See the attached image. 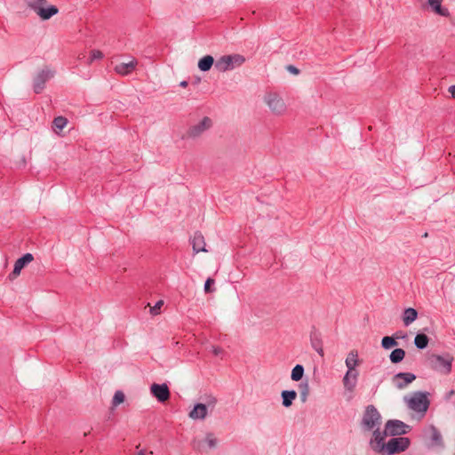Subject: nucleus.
I'll use <instances>...</instances> for the list:
<instances>
[{
    "label": "nucleus",
    "mask_w": 455,
    "mask_h": 455,
    "mask_svg": "<svg viewBox=\"0 0 455 455\" xmlns=\"http://www.w3.org/2000/svg\"><path fill=\"white\" fill-rule=\"evenodd\" d=\"M448 91L451 94V97L455 99V85L450 86Z\"/></svg>",
    "instance_id": "79ce46f5"
},
{
    "label": "nucleus",
    "mask_w": 455,
    "mask_h": 455,
    "mask_svg": "<svg viewBox=\"0 0 455 455\" xmlns=\"http://www.w3.org/2000/svg\"><path fill=\"white\" fill-rule=\"evenodd\" d=\"M245 58L241 54L223 55L215 61L214 68L219 72H226L241 67Z\"/></svg>",
    "instance_id": "20e7f679"
},
{
    "label": "nucleus",
    "mask_w": 455,
    "mask_h": 455,
    "mask_svg": "<svg viewBox=\"0 0 455 455\" xmlns=\"http://www.w3.org/2000/svg\"><path fill=\"white\" fill-rule=\"evenodd\" d=\"M397 345H398L397 341L395 340V338H393L392 336H385L381 339V347L384 349L387 350V349H390Z\"/></svg>",
    "instance_id": "c85d7f7f"
},
{
    "label": "nucleus",
    "mask_w": 455,
    "mask_h": 455,
    "mask_svg": "<svg viewBox=\"0 0 455 455\" xmlns=\"http://www.w3.org/2000/svg\"><path fill=\"white\" fill-rule=\"evenodd\" d=\"M204 403H197L189 411L188 417L194 420H204L208 415V408L213 410L217 404V398L212 395L204 398Z\"/></svg>",
    "instance_id": "39448f33"
},
{
    "label": "nucleus",
    "mask_w": 455,
    "mask_h": 455,
    "mask_svg": "<svg viewBox=\"0 0 455 455\" xmlns=\"http://www.w3.org/2000/svg\"><path fill=\"white\" fill-rule=\"evenodd\" d=\"M442 1L443 0H428V4L435 13L443 17H449L450 12L447 8L442 6Z\"/></svg>",
    "instance_id": "4be33fe9"
},
{
    "label": "nucleus",
    "mask_w": 455,
    "mask_h": 455,
    "mask_svg": "<svg viewBox=\"0 0 455 455\" xmlns=\"http://www.w3.org/2000/svg\"><path fill=\"white\" fill-rule=\"evenodd\" d=\"M137 455H146L145 451H140Z\"/></svg>",
    "instance_id": "a18cd8bd"
},
{
    "label": "nucleus",
    "mask_w": 455,
    "mask_h": 455,
    "mask_svg": "<svg viewBox=\"0 0 455 455\" xmlns=\"http://www.w3.org/2000/svg\"><path fill=\"white\" fill-rule=\"evenodd\" d=\"M415 379L416 375L413 373L398 372L394 375L392 382L398 389H403Z\"/></svg>",
    "instance_id": "ddd939ff"
},
{
    "label": "nucleus",
    "mask_w": 455,
    "mask_h": 455,
    "mask_svg": "<svg viewBox=\"0 0 455 455\" xmlns=\"http://www.w3.org/2000/svg\"><path fill=\"white\" fill-rule=\"evenodd\" d=\"M453 395H454V390H451V391L447 394L446 398H447V399H450Z\"/></svg>",
    "instance_id": "37998d69"
},
{
    "label": "nucleus",
    "mask_w": 455,
    "mask_h": 455,
    "mask_svg": "<svg viewBox=\"0 0 455 455\" xmlns=\"http://www.w3.org/2000/svg\"><path fill=\"white\" fill-rule=\"evenodd\" d=\"M281 397L283 406L289 408L297 398V392L295 390H283L281 393Z\"/></svg>",
    "instance_id": "412c9836"
},
{
    "label": "nucleus",
    "mask_w": 455,
    "mask_h": 455,
    "mask_svg": "<svg viewBox=\"0 0 455 455\" xmlns=\"http://www.w3.org/2000/svg\"><path fill=\"white\" fill-rule=\"evenodd\" d=\"M299 387H305V391L300 392L301 400H302V402H305L307 400V397L308 395V383L307 382L300 383Z\"/></svg>",
    "instance_id": "f704fd0d"
},
{
    "label": "nucleus",
    "mask_w": 455,
    "mask_h": 455,
    "mask_svg": "<svg viewBox=\"0 0 455 455\" xmlns=\"http://www.w3.org/2000/svg\"><path fill=\"white\" fill-rule=\"evenodd\" d=\"M429 338L424 333H418L414 338V345L419 349H424L428 346Z\"/></svg>",
    "instance_id": "a878e982"
},
{
    "label": "nucleus",
    "mask_w": 455,
    "mask_h": 455,
    "mask_svg": "<svg viewBox=\"0 0 455 455\" xmlns=\"http://www.w3.org/2000/svg\"><path fill=\"white\" fill-rule=\"evenodd\" d=\"M59 12V9L55 5H48V6H41L38 9L36 14L43 20H47L51 19L52 16L56 15Z\"/></svg>",
    "instance_id": "f3484780"
},
{
    "label": "nucleus",
    "mask_w": 455,
    "mask_h": 455,
    "mask_svg": "<svg viewBox=\"0 0 455 455\" xmlns=\"http://www.w3.org/2000/svg\"><path fill=\"white\" fill-rule=\"evenodd\" d=\"M180 85L181 87H186L188 85V82L187 81H182V82H180Z\"/></svg>",
    "instance_id": "c03bdc74"
},
{
    "label": "nucleus",
    "mask_w": 455,
    "mask_h": 455,
    "mask_svg": "<svg viewBox=\"0 0 455 455\" xmlns=\"http://www.w3.org/2000/svg\"><path fill=\"white\" fill-rule=\"evenodd\" d=\"M381 419V415L377 408L374 405L370 404L365 407L363 411L361 420V427L363 431H371L379 427Z\"/></svg>",
    "instance_id": "7ed1b4c3"
},
{
    "label": "nucleus",
    "mask_w": 455,
    "mask_h": 455,
    "mask_svg": "<svg viewBox=\"0 0 455 455\" xmlns=\"http://www.w3.org/2000/svg\"><path fill=\"white\" fill-rule=\"evenodd\" d=\"M358 354L355 350H351L345 361V364L347 368V371H355V367L358 365Z\"/></svg>",
    "instance_id": "aec40b11"
},
{
    "label": "nucleus",
    "mask_w": 455,
    "mask_h": 455,
    "mask_svg": "<svg viewBox=\"0 0 455 455\" xmlns=\"http://www.w3.org/2000/svg\"><path fill=\"white\" fill-rule=\"evenodd\" d=\"M137 65V61L132 60L127 63H120L116 65L115 70L116 73L125 76L132 73Z\"/></svg>",
    "instance_id": "6ab92c4d"
},
{
    "label": "nucleus",
    "mask_w": 455,
    "mask_h": 455,
    "mask_svg": "<svg viewBox=\"0 0 455 455\" xmlns=\"http://www.w3.org/2000/svg\"><path fill=\"white\" fill-rule=\"evenodd\" d=\"M212 352L214 355L219 356L223 354V349L220 347H212Z\"/></svg>",
    "instance_id": "58836bf2"
},
{
    "label": "nucleus",
    "mask_w": 455,
    "mask_h": 455,
    "mask_svg": "<svg viewBox=\"0 0 455 455\" xmlns=\"http://www.w3.org/2000/svg\"><path fill=\"white\" fill-rule=\"evenodd\" d=\"M191 243L195 253H198L200 251H207L205 248L204 237L200 232L195 233L191 239Z\"/></svg>",
    "instance_id": "dca6fc26"
},
{
    "label": "nucleus",
    "mask_w": 455,
    "mask_h": 455,
    "mask_svg": "<svg viewBox=\"0 0 455 455\" xmlns=\"http://www.w3.org/2000/svg\"><path fill=\"white\" fill-rule=\"evenodd\" d=\"M310 343L312 347L321 355L323 356V342L321 335L316 331H312L310 333Z\"/></svg>",
    "instance_id": "a211bd4d"
},
{
    "label": "nucleus",
    "mask_w": 455,
    "mask_h": 455,
    "mask_svg": "<svg viewBox=\"0 0 455 455\" xmlns=\"http://www.w3.org/2000/svg\"><path fill=\"white\" fill-rule=\"evenodd\" d=\"M418 317V312L416 309L412 307H408L404 309L403 315V322L405 326H409Z\"/></svg>",
    "instance_id": "b1692460"
},
{
    "label": "nucleus",
    "mask_w": 455,
    "mask_h": 455,
    "mask_svg": "<svg viewBox=\"0 0 455 455\" xmlns=\"http://www.w3.org/2000/svg\"><path fill=\"white\" fill-rule=\"evenodd\" d=\"M358 371H347L343 378V385L346 390L353 391L356 386Z\"/></svg>",
    "instance_id": "2eb2a0df"
},
{
    "label": "nucleus",
    "mask_w": 455,
    "mask_h": 455,
    "mask_svg": "<svg viewBox=\"0 0 455 455\" xmlns=\"http://www.w3.org/2000/svg\"><path fill=\"white\" fill-rule=\"evenodd\" d=\"M386 434L390 436H400L409 433L411 429V426L405 424L399 419H389L385 424Z\"/></svg>",
    "instance_id": "6e6552de"
},
{
    "label": "nucleus",
    "mask_w": 455,
    "mask_h": 455,
    "mask_svg": "<svg viewBox=\"0 0 455 455\" xmlns=\"http://www.w3.org/2000/svg\"><path fill=\"white\" fill-rule=\"evenodd\" d=\"M265 102L274 115L281 116L286 111L287 107L283 99L276 92H268L265 96Z\"/></svg>",
    "instance_id": "0eeeda50"
},
{
    "label": "nucleus",
    "mask_w": 455,
    "mask_h": 455,
    "mask_svg": "<svg viewBox=\"0 0 455 455\" xmlns=\"http://www.w3.org/2000/svg\"><path fill=\"white\" fill-rule=\"evenodd\" d=\"M54 74L55 71L50 69L49 68H44L40 70L34 77L33 81V90L35 93H41L45 87L46 82L52 78Z\"/></svg>",
    "instance_id": "1a4fd4ad"
},
{
    "label": "nucleus",
    "mask_w": 455,
    "mask_h": 455,
    "mask_svg": "<svg viewBox=\"0 0 455 455\" xmlns=\"http://www.w3.org/2000/svg\"><path fill=\"white\" fill-rule=\"evenodd\" d=\"M428 395L427 392L416 391L410 396H404L403 399L410 410L419 413L423 417L430 405Z\"/></svg>",
    "instance_id": "f257e3e1"
},
{
    "label": "nucleus",
    "mask_w": 455,
    "mask_h": 455,
    "mask_svg": "<svg viewBox=\"0 0 455 455\" xmlns=\"http://www.w3.org/2000/svg\"><path fill=\"white\" fill-rule=\"evenodd\" d=\"M392 337L395 338V340H396L399 339H404L407 337V335L405 333H403V331H396L394 333V335Z\"/></svg>",
    "instance_id": "a19ab883"
},
{
    "label": "nucleus",
    "mask_w": 455,
    "mask_h": 455,
    "mask_svg": "<svg viewBox=\"0 0 455 455\" xmlns=\"http://www.w3.org/2000/svg\"><path fill=\"white\" fill-rule=\"evenodd\" d=\"M411 441L408 437L399 436L391 438L384 447V453L395 455L406 451L410 446Z\"/></svg>",
    "instance_id": "423d86ee"
},
{
    "label": "nucleus",
    "mask_w": 455,
    "mask_h": 455,
    "mask_svg": "<svg viewBox=\"0 0 455 455\" xmlns=\"http://www.w3.org/2000/svg\"><path fill=\"white\" fill-rule=\"evenodd\" d=\"M214 283V280L211 277L207 278V280L204 283V291L205 292H212V290L211 289V285Z\"/></svg>",
    "instance_id": "4c0bfd02"
},
{
    "label": "nucleus",
    "mask_w": 455,
    "mask_h": 455,
    "mask_svg": "<svg viewBox=\"0 0 455 455\" xmlns=\"http://www.w3.org/2000/svg\"><path fill=\"white\" fill-rule=\"evenodd\" d=\"M103 58V53L99 51V50H93L92 52H91V56H90V62L95 60H100Z\"/></svg>",
    "instance_id": "c9c22d12"
},
{
    "label": "nucleus",
    "mask_w": 455,
    "mask_h": 455,
    "mask_svg": "<svg viewBox=\"0 0 455 455\" xmlns=\"http://www.w3.org/2000/svg\"><path fill=\"white\" fill-rule=\"evenodd\" d=\"M299 389H300V392L305 391V387H299Z\"/></svg>",
    "instance_id": "49530a36"
},
{
    "label": "nucleus",
    "mask_w": 455,
    "mask_h": 455,
    "mask_svg": "<svg viewBox=\"0 0 455 455\" xmlns=\"http://www.w3.org/2000/svg\"><path fill=\"white\" fill-rule=\"evenodd\" d=\"M287 70L293 74V75H299V69L298 68H296L295 66H292V65H288L287 66Z\"/></svg>",
    "instance_id": "ea45409f"
},
{
    "label": "nucleus",
    "mask_w": 455,
    "mask_h": 455,
    "mask_svg": "<svg viewBox=\"0 0 455 455\" xmlns=\"http://www.w3.org/2000/svg\"><path fill=\"white\" fill-rule=\"evenodd\" d=\"M215 65L214 58L212 55H205L198 61V68L203 72L209 71Z\"/></svg>",
    "instance_id": "5701e85b"
},
{
    "label": "nucleus",
    "mask_w": 455,
    "mask_h": 455,
    "mask_svg": "<svg viewBox=\"0 0 455 455\" xmlns=\"http://www.w3.org/2000/svg\"><path fill=\"white\" fill-rule=\"evenodd\" d=\"M34 259V257L31 253H26L20 258H19L14 264V267L12 272L10 274L9 277L10 279L16 278L20 274L22 268L30 263Z\"/></svg>",
    "instance_id": "4468645a"
},
{
    "label": "nucleus",
    "mask_w": 455,
    "mask_h": 455,
    "mask_svg": "<svg viewBox=\"0 0 455 455\" xmlns=\"http://www.w3.org/2000/svg\"><path fill=\"white\" fill-rule=\"evenodd\" d=\"M28 7L33 10L36 13L38 12L41 6L46 4V0H25Z\"/></svg>",
    "instance_id": "c756f323"
},
{
    "label": "nucleus",
    "mask_w": 455,
    "mask_h": 455,
    "mask_svg": "<svg viewBox=\"0 0 455 455\" xmlns=\"http://www.w3.org/2000/svg\"><path fill=\"white\" fill-rule=\"evenodd\" d=\"M68 124L67 118L57 116L53 119V126L55 129L61 131Z\"/></svg>",
    "instance_id": "2f4dec72"
},
{
    "label": "nucleus",
    "mask_w": 455,
    "mask_h": 455,
    "mask_svg": "<svg viewBox=\"0 0 455 455\" xmlns=\"http://www.w3.org/2000/svg\"><path fill=\"white\" fill-rule=\"evenodd\" d=\"M371 431L372 438L370 441L371 448L377 453H384V447L386 445L384 440L388 436V435H384L386 434V428L380 431L379 427H377Z\"/></svg>",
    "instance_id": "9d476101"
},
{
    "label": "nucleus",
    "mask_w": 455,
    "mask_h": 455,
    "mask_svg": "<svg viewBox=\"0 0 455 455\" xmlns=\"http://www.w3.org/2000/svg\"><path fill=\"white\" fill-rule=\"evenodd\" d=\"M124 394L118 390L115 393L114 395V397H113V400H112V403L113 405L116 406L118 404H120L121 403H123L124 401Z\"/></svg>",
    "instance_id": "72a5a7b5"
},
{
    "label": "nucleus",
    "mask_w": 455,
    "mask_h": 455,
    "mask_svg": "<svg viewBox=\"0 0 455 455\" xmlns=\"http://www.w3.org/2000/svg\"><path fill=\"white\" fill-rule=\"evenodd\" d=\"M304 371H305V370H304L303 365H301V364L295 365L291 371V379L293 381H299L303 378Z\"/></svg>",
    "instance_id": "cd10ccee"
},
{
    "label": "nucleus",
    "mask_w": 455,
    "mask_h": 455,
    "mask_svg": "<svg viewBox=\"0 0 455 455\" xmlns=\"http://www.w3.org/2000/svg\"><path fill=\"white\" fill-rule=\"evenodd\" d=\"M453 360V356L449 353L443 355L432 354L427 357L429 367L443 375L451 373Z\"/></svg>",
    "instance_id": "f03ea898"
},
{
    "label": "nucleus",
    "mask_w": 455,
    "mask_h": 455,
    "mask_svg": "<svg viewBox=\"0 0 455 455\" xmlns=\"http://www.w3.org/2000/svg\"><path fill=\"white\" fill-rule=\"evenodd\" d=\"M151 394L160 403H164L170 398V389L165 383L156 384L154 383L150 387Z\"/></svg>",
    "instance_id": "f8f14e48"
},
{
    "label": "nucleus",
    "mask_w": 455,
    "mask_h": 455,
    "mask_svg": "<svg viewBox=\"0 0 455 455\" xmlns=\"http://www.w3.org/2000/svg\"><path fill=\"white\" fill-rule=\"evenodd\" d=\"M405 356V351L403 348H395L389 355V360L392 363H401Z\"/></svg>",
    "instance_id": "bb28decb"
},
{
    "label": "nucleus",
    "mask_w": 455,
    "mask_h": 455,
    "mask_svg": "<svg viewBox=\"0 0 455 455\" xmlns=\"http://www.w3.org/2000/svg\"><path fill=\"white\" fill-rule=\"evenodd\" d=\"M212 125V121L210 117L204 116L198 124L192 125L188 131V137L196 139L200 137L205 131L210 129Z\"/></svg>",
    "instance_id": "9b49d317"
},
{
    "label": "nucleus",
    "mask_w": 455,
    "mask_h": 455,
    "mask_svg": "<svg viewBox=\"0 0 455 455\" xmlns=\"http://www.w3.org/2000/svg\"><path fill=\"white\" fill-rule=\"evenodd\" d=\"M454 455H455V453H454Z\"/></svg>",
    "instance_id": "de8ad7c7"
},
{
    "label": "nucleus",
    "mask_w": 455,
    "mask_h": 455,
    "mask_svg": "<svg viewBox=\"0 0 455 455\" xmlns=\"http://www.w3.org/2000/svg\"><path fill=\"white\" fill-rule=\"evenodd\" d=\"M217 443H218V440L214 436V435L212 433H207L206 436H205V444H207V446L210 449H213L217 446Z\"/></svg>",
    "instance_id": "473e14b6"
},
{
    "label": "nucleus",
    "mask_w": 455,
    "mask_h": 455,
    "mask_svg": "<svg viewBox=\"0 0 455 455\" xmlns=\"http://www.w3.org/2000/svg\"><path fill=\"white\" fill-rule=\"evenodd\" d=\"M164 302L163 300H159L156 303V305L150 308V313L152 315H157L159 314V310L161 308V307L163 306Z\"/></svg>",
    "instance_id": "e433bc0d"
},
{
    "label": "nucleus",
    "mask_w": 455,
    "mask_h": 455,
    "mask_svg": "<svg viewBox=\"0 0 455 455\" xmlns=\"http://www.w3.org/2000/svg\"><path fill=\"white\" fill-rule=\"evenodd\" d=\"M429 431L431 433L430 440L432 446H442L443 445V437L440 431L435 427L431 426L429 427Z\"/></svg>",
    "instance_id": "393cba45"
},
{
    "label": "nucleus",
    "mask_w": 455,
    "mask_h": 455,
    "mask_svg": "<svg viewBox=\"0 0 455 455\" xmlns=\"http://www.w3.org/2000/svg\"><path fill=\"white\" fill-rule=\"evenodd\" d=\"M193 449L196 451L202 452L205 449V439L194 438L191 442Z\"/></svg>",
    "instance_id": "7c9ffc66"
}]
</instances>
